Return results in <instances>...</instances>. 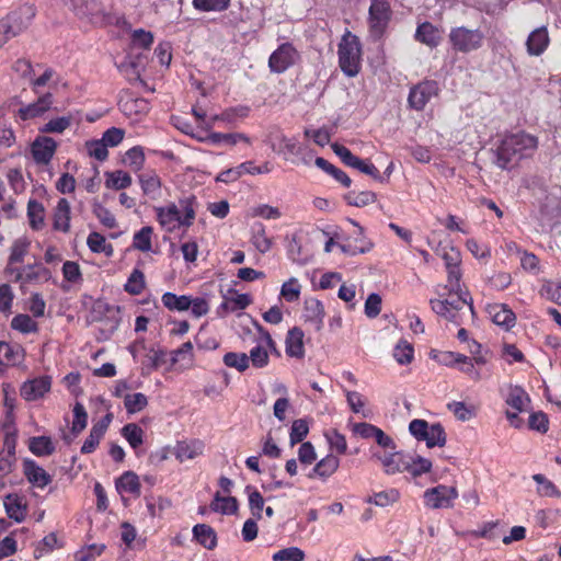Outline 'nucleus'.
Segmentation results:
<instances>
[{
  "instance_id": "nucleus-46",
  "label": "nucleus",
  "mask_w": 561,
  "mask_h": 561,
  "mask_svg": "<svg viewBox=\"0 0 561 561\" xmlns=\"http://www.w3.org/2000/svg\"><path fill=\"white\" fill-rule=\"evenodd\" d=\"M31 247V241L27 237H21L14 240L11 245L9 263H21L27 254Z\"/></svg>"
},
{
  "instance_id": "nucleus-4",
  "label": "nucleus",
  "mask_w": 561,
  "mask_h": 561,
  "mask_svg": "<svg viewBox=\"0 0 561 561\" xmlns=\"http://www.w3.org/2000/svg\"><path fill=\"white\" fill-rule=\"evenodd\" d=\"M448 41L455 51L469 54L483 46L484 34L480 28L456 26L450 28Z\"/></svg>"
},
{
  "instance_id": "nucleus-54",
  "label": "nucleus",
  "mask_w": 561,
  "mask_h": 561,
  "mask_svg": "<svg viewBox=\"0 0 561 561\" xmlns=\"http://www.w3.org/2000/svg\"><path fill=\"white\" fill-rule=\"evenodd\" d=\"M224 364L243 373L249 368V356L245 353L228 352L224 355Z\"/></svg>"
},
{
  "instance_id": "nucleus-45",
  "label": "nucleus",
  "mask_w": 561,
  "mask_h": 561,
  "mask_svg": "<svg viewBox=\"0 0 561 561\" xmlns=\"http://www.w3.org/2000/svg\"><path fill=\"white\" fill-rule=\"evenodd\" d=\"M400 497V493L397 489H389L385 491H380L377 493H374L371 496H369L366 502L370 504H375L379 507H387L389 505H392L396 503Z\"/></svg>"
},
{
  "instance_id": "nucleus-63",
  "label": "nucleus",
  "mask_w": 561,
  "mask_h": 561,
  "mask_svg": "<svg viewBox=\"0 0 561 561\" xmlns=\"http://www.w3.org/2000/svg\"><path fill=\"white\" fill-rule=\"evenodd\" d=\"M85 149L90 157L99 161H104L108 156L106 144L102 139L87 141Z\"/></svg>"
},
{
  "instance_id": "nucleus-44",
  "label": "nucleus",
  "mask_w": 561,
  "mask_h": 561,
  "mask_svg": "<svg viewBox=\"0 0 561 561\" xmlns=\"http://www.w3.org/2000/svg\"><path fill=\"white\" fill-rule=\"evenodd\" d=\"M156 213L161 228L167 232H172L175 229V205L157 207Z\"/></svg>"
},
{
  "instance_id": "nucleus-10",
  "label": "nucleus",
  "mask_w": 561,
  "mask_h": 561,
  "mask_svg": "<svg viewBox=\"0 0 561 561\" xmlns=\"http://www.w3.org/2000/svg\"><path fill=\"white\" fill-rule=\"evenodd\" d=\"M51 377L44 375L25 380L20 387V396L25 401L43 399L51 389Z\"/></svg>"
},
{
  "instance_id": "nucleus-14",
  "label": "nucleus",
  "mask_w": 561,
  "mask_h": 561,
  "mask_svg": "<svg viewBox=\"0 0 561 561\" xmlns=\"http://www.w3.org/2000/svg\"><path fill=\"white\" fill-rule=\"evenodd\" d=\"M325 312L322 302L316 298H307L304 302L302 318L314 331H320L323 327Z\"/></svg>"
},
{
  "instance_id": "nucleus-11",
  "label": "nucleus",
  "mask_w": 561,
  "mask_h": 561,
  "mask_svg": "<svg viewBox=\"0 0 561 561\" xmlns=\"http://www.w3.org/2000/svg\"><path fill=\"white\" fill-rule=\"evenodd\" d=\"M16 437L14 434H7L3 446L0 450V479L10 474L16 462L15 456Z\"/></svg>"
},
{
  "instance_id": "nucleus-18",
  "label": "nucleus",
  "mask_w": 561,
  "mask_h": 561,
  "mask_svg": "<svg viewBox=\"0 0 561 561\" xmlns=\"http://www.w3.org/2000/svg\"><path fill=\"white\" fill-rule=\"evenodd\" d=\"M550 43L549 33L546 26H540L527 37L526 48L529 56H540L548 48Z\"/></svg>"
},
{
  "instance_id": "nucleus-39",
  "label": "nucleus",
  "mask_w": 561,
  "mask_h": 561,
  "mask_svg": "<svg viewBox=\"0 0 561 561\" xmlns=\"http://www.w3.org/2000/svg\"><path fill=\"white\" fill-rule=\"evenodd\" d=\"M28 448L35 456L43 457L51 455L55 450V445L48 436H36L30 439Z\"/></svg>"
},
{
  "instance_id": "nucleus-28",
  "label": "nucleus",
  "mask_w": 561,
  "mask_h": 561,
  "mask_svg": "<svg viewBox=\"0 0 561 561\" xmlns=\"http://www.w3.org/2000/svg\"><path fill=\"white\" fill-rule=\"evenodd\" d=\"M68 5L79 18H92L102 12L98 0H72Z\"/></svg>"
},
{
  "instance_id": "nucleus-31",
  "label": "nucleus",
  "mask_w": 561,
  "mask_h": 561,
  "mask_svg": "<svg viewBox=\"0 0 561 561\" xmlns=\"http://www.w3.org/2000/svg\"><path fill=\"white\" fill-rule=\"evenodd\" d=\"M119 108L126 116L137 119L148 112L149 104L144 99L127 98L119 101Z\"/></svg>"
},
{
  "instance_id": "nucleus-17",
  "label": "nucleus",
  "mask_w": 561,
  "mask_h": 561,
  "mask_svg": "<svg viewBox=\"0 0 561 561\" xmlns=\"http://www.w3.org/2000/svg\"><path fill=\"white\" fill-rule=\"evenodd\" d=\"M407 456L399 451L392 453H374L373 457L378 459L387 474H396L403 472L405 469Z\"/></svg>"
},
{
  "instance_id": "nucleus-42",
  "label": "nucleus",
  "mask_w": 561,
  "mask_h": 561,
  "mask_svg": "<svg viewBox=\"0 0 561 561\" xmlns=\"http://www.w3.org/2000/svg\"><path fill=\"white\" fill-rule=\"evenodd\" d=\"M89 249L94 253H104L106 256H112L114 249L111 243L99 232H91L87 238Z\"/></svg>"
},
{
  "instance_id": "nucleus-3",
  "label": "nucleus",
  "mask_w": 561,
  "mask_h": 561,
  "mask_svg": "<svg viewBox=\"0 0 561 561\" xmlns=\"http://www.w3.org/2000/svg\"><path fill=\"white\" fill-rule=\"evenodd\" d=\"M432 310L447 321L455 325L463 323V318L467 314L474 317V309L471 302L467 301L466 297L459 295L456 300L449 301L447 299H431L430 300Z\"/></svg>"
},
{
  "instance_id": "nucleus-26",
  "label": "nucleus",
  "mask_w": 561,
  "mask_h": 561,
  "mask_svg": "<svg viewBox=\"0 0 561 561\" xmlns=\"http://www.w3.org/2000/svg\"><path fill=\"white\" fill-rule=\"evenodd\" d=\"M54 229L68 232L70 228V204L66 198H60L54 211Z\"/></svg>"
},
{
  "instance_id": "nucleus-34",
  "label": "nucleus",
  "mask_w": 561,
  "mask_h": 561,
  "mask_svg": "<svg viewBox=\"0 0 561 561\" xmlns=\"http://www.w3.org/2000/svg\"><path fill=\"white\" fill-rule=\"evenodd\" d=\"M210 510L224 515H232L238 511V501L233 496H221L217 492L210 503Z\"/></svg>"
},
{
  "instance_id": "nucleus-29",
  "label": "nucleus",
  "mask_w": 561,
  "mask_h": 561,
  "mask_svg": "<svg viewBox=\"0 0 561 561\" xmlns=\"http://www.w3.org/2000/svg\"><path fill=\"white\" fill-rule=\"evenodd\" d=\"M116 489L121 494L127 493L134 496L140 495V482L133 471L124 472L116 481Z\"/></svg>"
},
{
  "instance_id": "nucleus-49",
  "label": "nucleus",
  "mask_w": 561,
  "mask_h": 561,
  "mask_svg": "<svg viewBox=\"0 0 561 561\" xmlns=\"http://www.w3.org/2000/svg\"><path fill=\"white\" fill-rule=\"evenodd\" d=\"M251 242L261 253H266L272 248V240L266 236L265 228L261 224L254 226Z\"/></svg>"
},
{
  "instance_id": "nucleus-40",
  "label": "nucleus",
  "mask_w": 561,
  "mask_h": 561,
  "mask_svg": "<svg viewBox=\"0 0 561 561\" xmlns=\"http://www.w3.org/2000/svg\"><path fill=\"white\" fill-rule=\"evenodd\" d=\"M505 402L512 410L523 412L526 410L529 398L523 388L513 387L510 389Z\"/></svg>"
},
{
  "instance_id": "nucleus-35",
  "label": "nucleus",
  "mask_w": 561,
  "mask_h": 561,
  "mask_svg": "<svg viewBox=\"0 0 561 561\" xmlns=\"http://www.w3.org/2000/svg\"><path fill=\"white\" fill-rule=\"evenodd\" d=\"M0 359L7 365H19L24 359V350L20 345L0 342Z\"/></svg>"
},
{
  "instance_id": "nucleus-58",
  "label": "nucleus",
  "mask_w": 561,
  "mask_h": 561,
  "mask_svg": "<svg viewBox=\"0 0 561 561\" xmlns=\"http://www.w3.org/2000/svg\"><path fill=\"white\" fill-rule=\"evenodd\" d=\"M73 421L71 425V432L73 434L81 433L88 424V413L85 411V408L82 403L76 402L73 405Z\"/></svg>"
},
{
  "instance_id": "nucleus-55",
  "label": "nucleus",
  "mask_w": 561,
  "mask_h": 561,
  "mask_svg": "<svg viewBox=\"0 0 561 561\" xmlns=\"http://www.w3.org/2000/svg\"><path fill=\"white\" fill-rule=\"evenodd\" d=\"M122 435L134 449L138 448L144 442V431L135 423L125 425Z\"/></svg>"
},
{
  "instance_id": "nucleus-22",
  "label": "nucleus",
  "mask_w": 561,
  "mask_h": 561,
  "mask_svg": "<svg viewBox=\"0 0 561 561\" xmlns=\"http://www.w3.org/2000/svg\"><path fill=\"white\" fill-rule=\"evenodd\" d=\"M118 71L128 80L134 83L140 81L144 62L140 56L134 58L131 54L127 55L122 61L116 62Z\"/></svg>"
},
{
  "instance_id": "nucleus-64",
  "label": "nucleus",
  "mask_w": 561,
  "mask_h": 561,
  "mask_svg": "<svg viewBox=\"0 0 561 561\" xmlns=\"http://www.w3.org/2000/svg\"><path fill=\"white\" fill-rule=\"evenodd\" d=\"M104 545H90L81 548L75 553L76 561H94L104 551Z\"/></svg>"
},
{
  "instance_id": "nucleus-41",
  "label": "nucleus",
  "mask_w": 561,
  "mask_h": 561,
  "mask_svg": "<svg viewBox=\"0 0 561 561\" xmlns=\"http://www.w3.org/2000/svg\"><path fill=\"white\" fill-rule=\"evenodd\" d=\"M105 186L112 190H123L131 185V176L122 170L105 173Z\"/></svg>"
},
{
  "instance_id": "nucleus-2",
  "label": "nucleus",
  "mask_w": 561,
  "mask_h": 561,
  "mask_svg": "<svg viewBox=\"0 0 561 561\" xmlns=\"http://www.w3.org/2000/svg\"><path fill=\"white\" fill-rule=\"evenodd\" d=\"M337 56L342 72L350 78L357 76L362 64L359 38L351 32H346L339 43Z\"/></svg>"
},
{
  "instance_id": "nucleus-8",
  "label": "nucleus",
  "mask_w": 561,
  "mask_h": 561,
  "mask_svg": "<svg viewBox=\"0 0 561 561\" xmlns=\"http://www.w3.org/2000/svg\"><path fill=\"white\" fill-rule=\"evenodd\" d=\"M439 93V85L435 80H423L411 87L408 104L415 111H422L426 104Z\"/></svg>"
},
{
  "instance_id": "nucleus-57",
  "label": "nucleus",
  "mask_w": 561,
  "mask_h": 561,
  "mask_svg": "<svg viewBox=\"0 0 561 561\" xmlns=\"http://www.w3.org/2000/svg\"><path fill=\"white\" fill-rule=\"evenodd\" d=\"M11 327L23 334L37 331V323L28 314H18L11 320Z\"/></svg>"
},
{
  "instance_id": "nucleus-6",
  "label": "nucleus",
  "mask_w": 561,
  "mask_h": 561,
  "mask_svg": "<svg viewBox=\"0 0 561 561\" xmlns=\"http://www.w3.org/2000/svg\"><path fill=\"white\" fill-rule=\"evenodd\" d=\"M392 18V9L388 0H371L368 9L369 33L375 38H380Z\"/></svg>"
},
{
  "instance_id": "nucleus-32",
  "label": "nucleus",
  "mask_w": 561,
  "mask_h": 561,
  "mask_svg": "<svg viewBox=\"0 0 561 561\" xmlns=\"http://www.w3.org/2000/svg\"><path fill=\"white\" fill-rule=\"evenodd\" d=\"M339 466V458L333 455H328L314 466L312 472L309 474V478L317 476L321 479H327L337 470Z\"/></svg>"
},
{
  "instance_id": "nucleus-12",
  "label": "nucleus",
  "mask_w": 561,
  "mask_h": 561,
  "mask_svg": "<svg viewBox=\"0 0 561 561\" xmlns=\"http://www.w3.org/2000/svg\"><path fill=\"white\" fill-rule=\"evenodd\" d=\"M57 142L47 136L37 137L31 147L33 159L38 164H47L53 159Z\"/></svg>"
},
{
  "instance_id": "nucleus-13",
  "label": "nucleus",
  "mask_w": 561,
  "mask_h": 561,
  "mask_svg": "<svg viewBox=\"0 0 561 561\" xmlns=\"http://www.w3.org/2000/svg\"><path fill=\"white\" fill-rule=\"evenodd\" d=\"M3 506L9 518L21 523L27 515L26 497L19 493H9L3 497Z\"/></svg>"
},
{
  "instance_id": "nucleus-36",
  "label": "nucleus",
  "mask_w": 561,
  "mask_h": 561,
  "mask_svg": "<svg viewBox=\"0 0 561 561\" xmlns=\"http://www.w3.org/2000/svg\"><path fill=\"white\" fill-rule=\"evenodd\" d=\"M432 469V461L421 456H407L405 469L412 477L416 478L423 473L430 472Z\"/></svg>"
},
{
  "instance_id": "nucleus-30",
  "label": "nucleus",
  "mask_w": 561,
  "mask_h": 561,
  "mask_svg": "<svg viewBox=\"0 0 561 561\" xmlns=\"http://www.w3.org/2000/svg\"><path fill=\"white\" fill-rule=\"evenodd\" d=\"M180 209H178V224L183 226H191L196 215L198 203L195 196H188L181 199Z\"/></svg>"
},
{
  "instance_id": "nucleus-43",
  "label": "nucleus",
  "mask_w": 561,
  "mask_h": 561,
  "mask_svg": "<svg viewBox=\"0 0 561 561\" xmlns=\"http://www.w3.org/2000/svg\"><path fill=\"white\" fill-rule=\"evenodd\" d=\"M533 480L537 483V493L540 496L546 497H560L561 492L556 486V484L547 479L541 473H536L533 476Z\"/></svg>"
},
{
  "instance_id": "nucleus-62",
  "label": "nucleus",
  "mask_w": 561,
  "mask_h": 561,
  "mask_svg": "<svg viewBox=\"0 0 561 561\" xmlns=\"http://www.w3.org/2000/svg\"><path fill=\"white\" fill-rule=\"evenodd\" d=\"M305 552L298 547H288L275 552L272 557L273 561H304Z\"/></svg>"
},
{
  "instance_id": "nucleus-38",
  "label": "nucleus",
  "mask_w": 561,
  "mask_h": 561,
  "mask_svg": "<svg viewBox=\"0 0 561 561\" xmlns=\"http://www.w3.org/2000/svg\"><path fill=\"white\" fill-rule=\"evenodd\" d=\"M27 217L30 226L34 230H41L45 222V209L42 203L30 199L27 204Z\"/></svg>"
},
{
  "instance_id": "nucleus-53",
  "label": "nucleus",
  "mask_w": 561,
  "mask_h": 561,
  "mask_svg": "<svg viewBox=\"0 0 561 561\" xmlns=\"http://www.w3.org/2000/svg\"><path fill=\"white\" fill-rule=\"evenodd\" d=\"M123 162L131 168L134 171H140L145 163L144 149L140 146H135L126 151Z\"/></svg>"
},
{
  "instance_id": "nucleus-23",
  "label": "nucleus",
  "mask_w": 561,
  "mask_h": 561,
  "mask_svg": "<svg viewBox=\"0 0 561 561\" xmlns=\"http://www.w3.org/2000/svg\"><path fill=\"white\" fill-rule=\"evenodd\" d=\"M176 308L178 311L190 310L195 318L206 314L209 310L208 302L205 298H192L191 296H178Z\"/></svg>"
},
{
  "instance_id": "nucleus-24",
  "label": "nucleus",
  "mask_w": 561,
  "mask_h": 561,
  "mask_svg": "<svg viewBox=\"0 0 561 561\" xmlns=\"http://www.w3.org/2000/svg\"><path fill=\"white\" fill-rule=\"evenodd\" d=\"M304 336V331L298 327L288 331L285 351L289 357L302 358L305 356Z\"/></svg>"
},
{
  "instance_id": "nucleus-16",
  "label": "nucleus",
  "mask_w": 561,
  "mask_h": 561,
  "mask_svg": "<svg viewBox=\"0 0 561 561\" xmlns=\"http://www.w3.org/2000/svg\"><path fill=\"white\" fill-rule=\"evenodd\" d=\"M205 443L199 438H187L178 442V463L192 461L204 454Z\"/></svg>"
},
{
  "instance_id": "nucleus-9",
  "label": "nucleus",
  "mask_w": 561,
  "mask_h": 561,
  "mask_svg": "<svg viewBox=\"0 0 561 561\" xmlns=\"http://www.w3.org/2000/svg\"><path fill=\"white\" fill-rule=\"evenodd\" d=\"M298 58L299 54L293 44L284 43L270 56V70L275 73H282L290 68Z\"/></svg>"
},
{
  "instance_id": "nucleus-60",
  "label": "nucleus",
  "mask_w": 561,
  "mask_h": 561,
  "mask_svg": "<svg viewBox=\"0 0 561 561\" xmlns=\"http://www.w3.org/2000/svg\"><path fill=\"white\" fill-rule=\"evenodd\" d=\"M139 182L146 195H156L161 186L160 179L152 172L140 174Z\"/></svg>"
},
{
  "instance_id": "nucleus-25",
  "label": "nucleus",
  "mask_w": 561,
  "mask_h": 561,
  "mask_svg": "<svg viewBox=\"0 0 561 561\" xmlns=\"http://www.w3.org/2000/svg\"><path fill=\"white\" fill-rule=\"evenodd\" d=\"M348 222L357 228L356 241H359L360 245H352V244L341 243V244H339V248L341 249V251L343 253H345L347 255H352V256L357 255V254H363V253L370 251L373 248V243L370 241L366 240V238L364 236V228L362 226H359V224L353 219H348Z\"/></svg>"
},
{
  "instance_id": "nucleus-51",
  "label": "nucleus",
  "mask_w": 561,
  "mask_h": 561,
  "mask_svg": "<svg viewBox=\"0 0 561 561\" xmlns=\"http://www.w3.org/2000/svg\"><path fill=\"white\" fill-rule=\"evenodd\" d=\"M393 357L400 365L410 364L414 358V348L411 343L400 340L393 350Z\"/></svg>"
},
{
  "instance_id": "nucleus-37",
  "label": "nucleus",
  "mask_w": 561,
  "mask_h": 561,
  "mask_svg": "<svg viewBox=\"0 0 561 561\" xmlns=\"http://www.w3.org/2000/svg\"><path fill=\"white\" fill-rule=\"evenodd\" d=\"M152 236L153 229L150 226H145L133 236L131 248L140 250L142 252H149L152 250Z\"/></svg>"
},
{
  "instance_id": "nucleus-21",
  "label": "nucleus",
  "mask_w": 561,
  "mask_h": 561,
  "mask_svg": "<svg viewBox=\"0 0 561 561\" xmlns=\"http://www.w3.org/2000/svg\"><path fill=\"white\" fill-rule=\"evenodd\" d=\"M486 311L492 321L504 329L508 330L515 325V313L504 304H493L486 307Z\"/></svg>"
},
{
  "instance_id": "nucleus-5",
  "label": "nucleus",
  "mask_w": 561,
  "mask_h": 561,
  "mask_svg": "<svg viewBox=\"0 0 561 561\" xmlns=\"http://www.w3.org/2000/svg\"><path fill=\"white\" fill-rule=\"evenodd\" d=\"M410 434L419 442H425L428 448L443 447L447 442L445 428L440 423L430 424L422 419H414L409 424Z\"/></svg>"
},
{
  "instance_id": "nucleus-59",
  "label": "nucleus",
  "mask_w": 561,
  "mask_h": 561,
  "mask_svg": "<svg viewBox=\"0 0 561 561\" xmlns=\"http://www.w3.org/2000/svg\"><path fill=\"white\" fill-rule=\"evenodd\" d=\"M71 125L70 116H60L55 117L48 121L43 127H41L42 133L47 134H61Z\"/></svg>"
},
{
  "instance_id": "nucleus-19",
  "label": "nucleus",
  "mask_w": 561,
  "mask_h": 561,
  "mask_svg": "<svg viewBox=\"0 0 561 561\" xmlns=\"http://www.w3.org/2000/svg\"><path fill=\"white\" fill-rule=\"evenodd\" d=\"M51 105L53 95L50 93H46L38 98L34 103L20 107L18 115L23 121L36 118L46 113Z\"/></svg>"
},
{
  "instance_id": "nucleus-1",
  "label": "nucleus",
  "mask_w": 561,
  "mask_h": 561,
  "mask_svg": "<svg viewBox=\"0 0 561 561\" xmlns=\"http://www.w3.org/2000/svg\"><path fill=\"white\" fill-rule=\"evenodd\" d=\"M538 144V138L526 131L506 134L495 149V164L507 169L512 163L531 157Z\"/></svg>"
},
{
  "instance_id": "nucleus-27",
  "label": "nucleus",
  "mask_w": 561,
  "mask_h": 561,
  "mask_svg": "<svg viewBox=\"0 0 561 561\" xmlns=\"http://www.w3.org/2000/svg\"><path fill=\"white\" fill-rule=\"evenodd\" d=\"M194 539L208 550H213L217 546V534L207 524H197L193 527Z\"/></svg>"
},
{
  "instance_id": "nucleus-7",
  "label": "nucleus",
  "mask_w": 561,
  "mask_h": 561,
  "mask_svg": "<svg viewBox=\"0 0 561 561\" xmlns=\"http://www.w3.org/2000/svg\"><path fill=\"white\" fill-rule=\"evenodd\" d=\"M458 497L455 486L438 484L424 491V505L431 510L451 508Z\"/></svg>"
},
{
  "instance_id": "nucleus-15",
  "label": "nucleus",
  "mask_w": 561,
  "mask_h": 561,
  "mask_svg": "<svg viewBox=\"0 0 561 561\" xmlns=\"http://www.w3.org/2000/svg\"><path fill=\"white\" fill-rule=\"evenodd\" d=\"M23 473L35 488L44 489L51 482V476L32 459H24Z\"/></svg>"
},
{
  "instance_id": "nucleus-52",
  "label": "nucleus",
  "mask_w": 561,
  "mask_h": 561,
  "mask_svg": "<svg viewBox=\"0 0 561 561\" xmlns=\"http://www.w3.org/2000/svg\"><path fill=\"white\" fill-rule=\"evenodd\" d=\"M301 294V285L298 279L290 277L280 287V297L287 302L298 301Z\"/></svg>"
},
{
  "instance_id": "nucleus-20",
  "label": "nucleus",
  "mask_w": 561,
  "mask_h": 561,
  "mask_svg": "<svg viewBox=\"0 0 561 561\" xmlns=\"http://www.w3.org/2000/svg\"><path fill=\"white\" fill-rule=\"evenodd\" d=\"M414 38L421 44L435 48L442 42V31L431 22H422L416 27Z\"/></svg>"
},
{
  "instance_id": "nucleus-47",
  "label": "nucleus",
  "mask_w": 561,
  "mask_h": 561,
  "mask_svg": "<svg viewBox=\"0 0 561 561\" xmlns=\"http://www.w3.org/2000/svg\"><path fill=\"white\" fill-rule=\"evenodd\" d=\"M245 493L248 494L249 508L252 515L256 519L262 518V511L264 508V499L262 494L252 485L245 486Z\"/></svg>"
},
{
  "instance_id": "nucleus-48",
  "label": "nucleus",
  "mask_w": 561,
  "mask_h": 561,
  "mask_svg": "<svg viewBox=\"0 0 561 561\" xmlns=\"http://www.w3.org/2000/svg\"><path fill=\"white\" fill-rule=\"evenodd\" d=\"M153 43V34L144 28H137L131 32L130 49H149Z\"/></svg>"
},
{
  "instance_id": "nucleus-50",
  "label": "nucleus",
  "mask_w": 561,
  "mask_h": 561,
  "mask_svg": "<svg viewBox=\"0 0 561 561\" xmlns=\"http://www.w3.org/2000/svg\"><path fill=\"white\" fill-rule=\"evenodd\" d=\"M345 201L351 206L364 207V206L375 203L376 194L371 191H362V192L351 191L345 195Z\"/></svg>"
},
{
  "instance_id": "nucleus-33",
  "label": "nucleus",
  "mask_w": 561,
  "mask_h": 561,
  "mask_svg": "<svg viewBox=\"0 0 561 561\" xmlns=\"http://www.w3.org/2000/svg\"><path fill=\"white\" fill-rule=\"evenodd\" d=\"M206 141H208L209 144L215 145V146H219L222 144L228 145V146H234L239 141L250 144V138L242 133L224 134V133L214 131L207 136Z\"/></svg>"
},
{
  "instance_id": "nucleus-61",
  "label": "nucleus",
  "mask_w": 561,
  "mask_h": 561,
  "mask_svg": "<svg viewBox=\"0 0 561 561\" xmlns=\"http://www.w3.org/2000/svg\"><path fill=\"white\" fill-rule=\"evenodd\" d=\"M145 288L144 273L135 268L125 284V290L130 295H139Z\"/></svg>"
},
{
  "instance_id": "nucleus-56",
  "label": "nucleus",
  "mask_w": 561,
  "mask_h": 561,
  "mask_svg": "<svg viewBox=\"0 0 561 561\" xmlns=\"http://www.w3.org/2000/svg\"><path fill=\"white\" fill-rule=\"evenodd\" d=\"M147 397L140 392L127 393L124 396V405L129 414L137 413L146 408Z\"/></svg>"
}]
</instances>
